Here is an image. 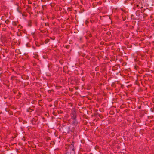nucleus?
I'll return each mask as SVG.
<instances>
[{"instance_id": "f257e3e1", "label": "nucleus", "mask_w": 154, "mask_h": 154, "mask_svg": "<svg viewBox=\"0 0 154 154\" xmlns=\"http://www.w3.org/2000/svg\"><path fill=\"white\" fill-rule=\"evenodd\" d=\"M71 118L69 120V122L73 125L76 126L79 124V122L77 119L76 111L75 109H73L70 114Z\"/></svg>"}, {"instance_id": "f03ea898", "label": "nucleus", "mask_w": 154, "mask_h": 154, "mask_svg": "<svg viewBox=\"0 0 154 154\" xmlns=\"http://www.w3.org/2000/svg\"><path fill=\"white\" fill-rule=\"evenodd\" d=\"M74 142L72 141L70 144H66L65 148L66 152L65 154H75V148L74 146Z\"/></svg>"}, {"instance_id": "7ed1b4c3", "label": "nucleus", "mask_w": 154, "mask_h": 154, "mask_svg": "<svg viewBox=\"0 0 154 154\" xmlns=\"http://www.w3.org/2000/svg\"><path fill=\"white\" fill-rule=\"evenodd\" d=\"M62 129L64 131V132L66 134L69 133L71 131L70 127L68 126H62Z\"/></svg>"}, {"instance_id": "20e7f679", "label": "nucleus", "mask_w": 154, "mask_h": 154, "mask_svg": "<svg viewBox=\"0 0 154 154\" xmlns=\"http://www.w3.org/2000/svg\"><path fill=\"white\" fill-rule=\"evenodd\" d=\"M38 117L37 116H35L31 121V123H32L33 125H38Z\"/></svg>"}, {"instance_id": "39448f33", "label": "nucleus", "mask_w": 154, "mask_h": 154, "mask_svg": "<svg viewBox=\"0 0 154 154\" xmlns=\"http://www.w3.org/2000/svg\"><path fill=\"white\" fill-rule=\"evenodd\" d=\"M130 0H126L125 1V3L128 4V5H133L134 3L133 2H131Z\"/></svg>"}, {"instance_id": "423d86ee", "label": "nucleus", "mask_w": 154, "mask_h": 154, "mask_svg": "<svg viewBox=\"0 0 154 154\" xmlns=\"http://www.w3.org/2000/svg\"><path fill=\"white\" fill-rule=\"evenodd\" d=\"M94 115L95 116L97 117L99 116L101 119H102L103 117V116L102 114H99L97 112L95 113L94 114Z\"/></svg>"}, {"instance_id": "0eeeda50", "label": "nucleus", "mask_w": 154, "mask_h": 154, "mask_svg": "<svg viewBox=\"0 0 154 154\" xmlns=\"http://www.w3.org/2000/svg\"><path fill=\"white\" fill-rule=\"evenodd\" d=\"M134 7L138 9H141L143 8L142 4L140 3L138 5H135Z\"/></svg>"}, {"instance_id": "6e6552de", "label": "nucleus", "mask_w": 154, "mask_h": 154, "mask_svg": "<svg viewBox=\"0 0 154 154\" xmlns=\"http://www.w3.org/2000/svg\"><path fill=\"white\" fill-rule=\"evenodd\" d=\"M34 110V107H31L27 109V111L28 112H30Z\"/></svg>"}, {"instance_id": "1a4fd4ad", "label": "nucleus", "mask_w": 154, "mask_h": 154, "mask_svg": "<svg viewBox=\"0 0 154 154\" xmlns=\"http://www.w3.org/2000/svg\"><path fill=\"white\" fill-rule=\"evenodd\" d=\"M12 25L14 26H17V24L19 23L18 21H13L12 22Z\"/></svg>"}, {"instance_id": "9d476101", "label": "nucleus", "mask_w": 154, "mask_h": 154, "mask_svg": "<svg viewBox=\"0 0 154 154\" xmlns=\"http://www.w3.org/2000/svg\"><path fill=\"white\" fill-rule=\"evenodd\" d=\"M26 11L29 13L30 14H32V12H31V9L30 8H27L26 10Z\"/></svg>"}, {"instance_id": "9b49d317", "label": "nucleus", "mask_w": 154, "mask_h": 154, "mask_svg": "<svg viewBox=\"0 0 154 154\" xmlns=\"http://www.w3.org/2000/svg\"><path fill=\"white\" fill-rule=\"evenodd\" d=\"M149 11H148L147 12V13H144L143 14V18L144 19H145L146 17L148 16V14H149Z\"/></svg>"}, {"instance_id": "f8f14e48", "label": "nucleus", "mask_w": 154, "mask_h": 154, "mask_svg": "<svg viewBox=\"0 0 154 154\" xmlns=\"http://www.w3.org/2000/svg\"><path fill=\"white\" fill-rule=\"evenodd\" d=\"M42 10H46L47 9L46 5H43L42 6Z\"/></svg>"}, {"instance_id": "ddd939ff", "label": "nucleus", "mask_w": 154, "mask_h": 154, "mask_svg": "<svg viewBox=\"0 0 154 154\" xmlns=\"http://www.w3.org/2000/svg\"><path fill=\"white\" fill-rule=\"evenodd\" d=\"M76 131V129L75 128V127H73L71 129V131L74 133V132L75 131Z\"/></svg>"}, {"instance_id": "4468645a", "label": "nucleus", "mask_w": 154, "mask_h": 154, "mask_svg": "<svg viewBox=\"0 0 154 154\" xmlns=\"http://www.w3.org/2000/svg\"><path fill=\"white\" fill-rule=\"evenodd\" d=\"M17 28L18 29V30L21 29L23 28V26L20 24H19L17 26H17H16Z\"/></svg>"}, {"instance_id": "2eb2a0df", "label": "nucleus", "mask_w": 154, "mask_h": 154, "mask_svg": "<svg viewBox=\"0 0 154 154\" xmlns=\"http://www.w3.org/2000/svg\"><path fill=\"white\" fill-rule=\"evenodd\" d=\"M111 86L113 87L116 88V82H112V83Z\"/></svg>"}, {"instance_id": "dca6fc26", "label": "nucleus", "mask_w": 154, "mask_h": 154, "mask_svg": "<svg viewBox=\"0 0 154 154\" xmlns=\"http://www.w3.org/2000/svg\"><path fill=\"white\" fill-rule=\"evenodd\" d=\"M118 69V68L115 66H113L112 68V70L113 71L116 70Z\"/></svg>"}, {"instance_id": "f3484780", "label": "nucleus", "mask_w": 154, "mask_h": 154, "mask_svg": "<svg viewBox=\"0 0 154 154\" xmlns=\"http://www.w3.org/2000/svg\"><path fill=\"white\" fill-rule=\"evenodd\" d=\"M20 13L23 16L26 17L27 16L26 13L25 12H24L23 13L21 12V13Z\"/></svg>"}, {"instance_id": "a211bd4d", "label": "nucleus", "mask_w": 154, "mask_h": 154, "mask_svg": "<svg viewBox=\"0 0 154 154\" xmlns=\"http://www.w3.org/2000/svg\"><path fill=\"white\" fill-rule=\"evenodd\" d=\"M34 57L36 59H38V57H39V56L37 54H34Z\"/></svg>"}, {"instance_id": "6ab92c4d", "label": "nucleus", "mask_w": 154, "mask_h": 154, "mask_svg": "<svg viewBox=\"0 0 154 154\" xmlns=\"http://www.w3.org/2000/svg\"><path fill=\"white\" fill-rule=\"evenodd\" d=\"M31 35L34 38H35L36 37V35L34 32H32L31 33Z\"/></svg>"}, {"instance_id": "aec40b11", "label": "nucleus", "mask_w": 154, "mask_h": 154, "mask_svg": "<svg viewBox=\"0 0 154 154\" xmlns=\"http://www.w3.org/2000/svg\"><path fill=\"white\" fill-rule=\"evenodd\" d=\"M5 22L6 24H8L10 23V21L8 19H7L5 21Z\"/></svg>"}, {"instance_id": "412c9836", "label": "nucleus", "mask_w": 154, "mask_h": 154, "mask_svg": "<svg viewBox=\"0 0 154 154\" xmlns=\"http://www.w3.org/2000/svg\"><path fill=\"white\" fill-rule=\"evenodd\" d=\"M51 140V138L50 137H47L46 138V140L47 141H48L49 140Z\"/></svg>"}, {"instance_id": "4be33fe9", "label": "nucleus", "mask_w": 154, "mask_h": 154, "mask_svg": "<svg viewBox=\"0 0 154 154\" xmlns=\"http://www.w3.org/2000/svg\"><path fill=\"white\" fill-rule=\"evenodd\" d=\"M24 87L29 85V82H25L23 83Z\"/></svg>"}, {"instance_id": "5701e85b", "label": "nucleus", "mask_w": 154, "mask_h": 154, "mask_svg": "<svg viewBox=\"0 0 154 154\" xmlns=\"http://www.w3.org/2000/svg\"><path fill=\"white\" fill-rule=\"evenodd\" d=\"M49 41H50V39H47L44 42L45 44H47V43H48L49 42Z\"/></svg>"}, {"instance_id": "b1692460", "label": "nucleus", "mask_w": 154, "mask_h": 154, "mask_svg": "<svg viewBox=\"0 0 154 154\" xmlns=\"http://www.w3.org/2000/svg\"><path fill=\"white\" fill-rule=\"evenodd\" d=\"M59 62L61 64H62L63 63V60H60Z\"/></svg>"}, {"instance_id": "393cba45", "label": "nucleus", "mask_w": 154, "mask_h": 154, "mask_svg": "<svg viewBox=\"0 0 154 154\" xmlns=\"http://www.w3.org/2000/svg\"><path fill=\"white\" fill-rule=\"evenodd\" d=\"M12 91L14 93L16 94L17 92V91L16 89H13Z\"/></svg>"}, {"instance_id": "a878e982", "label": "nucleus", "mask_w": 154, "mask_h": 154, "mask_svg": "<svg viewBox=\"0 0 154 154\" xmlns=\"http://www.w3.org/2000/svg\"><path fill=\"white\" fill-rule=\"evenodd\" d=\"M31 23H32V22L31 20H30L29 21V23H28L29 26H30V27L31 26H32Z\"/></svg>"}, {"instance_id": "bb28decb", "label": "nucleus", "mask_w": 154, "mask_h": 154, "mask_svg": "<svg viewBox=\"0 0 154 154\" xmlns=\"http://www.w3.org/2000/svg\"><path fill=\"white\" fill-rule=\"evenodd\" d=\"M19 8H20L19 7H18L17 9V11L20 13H21V11L20 10H19Z\"/></svg>"}, {"instance_id": "cd10ccee", "label": "nucleus", "mask_w": 154, "mask_h": 154, "mask_svg": "<svg viewBox=\"0 0 154 154\" xmlns=\"http://www.w3.org/2000/svg\"><path fill=\"white\" fill-rule=\"evenodd\" d=\"M120 9L124 13L126 12V11L124 8H120Z\"/></svg>"}, {"instance_id": "c85d7f7f", "label": "nucleus", "mask_w": 154, "mask_h": 154, "mask_svg": "<svg viewBox=\"0 0 154 154\" xmlns=\"http://www.w3.org/2000/svg\"><path fill=\"white\" fill-rule=\"evenodd\" d=\"M65 47L67 49H68L69 48V47H70V46L69 45H66L65 46Z\"/></svg>"}, {"instance_id": "c756f323", "label": "nucleus", "mask_w": 154, "mask_h": 154, "mask_svg": "<svg viewBox=\"0 0 154 154\" xmlns=\"http://www.w3.org/2000/svg\"><path fill=\"white\" fill-rule=\"evenodd\" d=\"M19 121L20 122H21L23 121V119L21 118H18Z\"/></svg>"}, {"instance_id": "7c9ffc66", "label": "nucleus", "mask_w": 154, "mask_h": 154, "mask_svg": "<svg viewBox=\"0 0 154 154\" xmlns=\"http://www.w3.org/2000/svg\"><path fill=\"white\" fill-rule=\"evenodd\" d=\"M95 150H98L99 149V147L98 146H96L95 147Z\"/></svg>"}, {"instance_id": "2f4dec72", "label": "nucleus", "mask_w": 154, "mask_h": 154, "mask_svg": "<svg viewBox=\"0 0 154 154\" xmlns=\"http://www.w3.org/2000/svg\"><path fill=\"white\" fill-rule=\"evenodd\" d=\"M88 23H89V21L88 20H86L85 22V25L86 26H88Z\"/></svg>"}, {"instance_id": "473e14b6", "label": "nucleus", "mask_w": 154, "mask_h": 154, "mask_svg": "<svg viewBox=\"0 0 154 154\" xmlns=\"http://www.w3.org/2000/svg\"><path fill=\"white\" fill-rule=\"evenodd\" d=\"M50 144H52V145H54L55 144V143L54 142V141H51V142L50 143Z\"/></svg>"}, {"instance_id": "72a5a7b5", "label": "nucleus", "mask_w": 154, "mask_h": 154, "mask_svg": "<svg viewBox=\"0 0 154 154\" xmlns=\"http://www.w3.org/2000/svg\"><path fill=\"white\" fill-rule=\"evenodd\" d=\"M83 117L84 118H86V119H88V116H87L86 115H85V114L83 115Z\"/></svg>"}, {"instance_id": "f704fd0d", "label": "nucleus", "mask_w": 154, "mask_h": 154, "mask_svg": "<svg viewBox=\"0 0 154 154\" xmlns=\"http://www.w3.org/2000/svg\"><path fill=\"white\" fill-rule=\"evenodd\" d=\"M150 110L152 112H154V107L151 108Z\"/></svg>"}, {"instance_id": "c9c22d12", "label": "nucleus", "mask_w": 154, "mask_h": 154, "mask_svg": "<svg viewBox=\"0 0 154 154\" xmlns=\"http://www.w3.org/2000/svg\"><path fill=\"white\" fill-rule=\"evenodd\" d=\"M98 9V10H99L100 11V12H101L102 11V8L100 7V8H99Z\"/></svg>"}, {"instance_id": "e433bc0d", "label": "nucleus", "mask_w": 154, "mask_h": 154, "mask_svg": "<svg viewBox=\"0 0 154 154\" xmlns=\"http://www.w3.org/2000/svg\"><path fill=\"white\" fill-rule=\"evenodd\" d=\"M102 4V2L100 1L99 2H98L97 3V4L98 5H101Z\"/></svg>"}, {"instance_id": "4c0bfd02", "label": "nucleus", "mask_w": 154, "mask_h": 154, "mask_svg": "<svg viewBox=\"0 0 154 154\" xmlns=\"http://www.w3.org/2000/svg\"><path fill=\"white\" fill-rule=\"evenodd\" d=\"M50 38L52 40H54L55 39V37H50Z\"/></svg>"}, {"instance_id": "58836bf2", "label": "nucleus", "mask_w": 154, "mask_h": 154, "mask_svg": "<svg viewBox=\"0 0 154 154\" xmlns=\"http://www.w3.org/2000/svg\"><path fill=\"white\" fill-rule=\"evenodd\" d=\"M27 123V122L25 120H23V124H25L26 123Z\"/></svg>"}, {"instance_id": "ea45409f", "label": "nucleus", "mask_w": 154, "mask_h": 154, "mask_svg": "<svg viewBox=\"0 0 154 154\" xmlns=\"http://www.w3.org/2000/svg\"><path fill=\"white\" fill-rule=\"evenodd\" d=\"M15 77L14 76H12L11 77V79L12 80H14V79Z\"/></svg>"}, {"instance_id": "a19ab883", "label": "nucleus", "mask_w": 154, "mask_h": 154, "mask_svg": "<svg viewBox=\"0 0 154 154\" xmlns=\"http://www.w3.org/2000/svg\"><path fill=\"white\" fill-rule=\"evenodd\" d=\"M45 25L46 26H49V24L48 23H45Z\"/></svg>"}, {"instance_id": "79ce46f5", "label": "nucleus", "mask_w": 154, "mask_h": 154, "mask_svg": "<svg viewBox=\"0 0 154 154\" xmlns=\"http://www.w3.org/2000/svg\"><path fill=\"white\" fill-rule=\"evenodd\" d=\"M107 34L108 35H109L111 34V32H108L107 33Z\"/></svg>"}, {"instance_id": "37998d69", "label": "nucleus", "mask_w": 154, "mask_h": 154, "mask_svg": "<svg viewBox=\"0 0 154 154\" xmlns=\"http://www.w3.org/2000/svg\"><path fill=\"white\" fill-rule=\"evenodd\" d=\"M6 28H3L2 29V31H5L6 30Z\"/></svg>"}, {"instance_id": "c03bdc74", "label": "nucleus", "mask_w": 154, "mask_h": 154, "mask_svg": "<svg viewBox=\"0 0 154 154\" xmlns=\"http://www.w3.org/2000/svg\"><path fill=\"white\" fill-rule=\"evenodd\" d=\"M41 1L42 2H46V0H41Z\"/></svg>"}, {"instance_id": "a18cd8bd", "label": "nucleus", "mask_w": 154, "mask_h": 154, "mask_svg": "<svg viewBox=\"0 0 154 154\" xmlns=\"http://www.w3.org/2000/svg\"><path fill=\"white\" fill-rule=\"evenodd\" d=\"M52 91V90H49L48 91V92L49 93H51V91Z\"/></svg>"}, {"instance_id": "49530a36", "label": "nucleus", "mask_w": 154, "mask_h": 154, "mask_svg": "<svg viewBox=\"0 0 154 154\" xmlns=\"http://www.w3.org/2000/svg\"><path fill=\"white\" fill-rule=\"evenodd\" d=\"M88 36L90 37H91L92 36V35H91V34H89L88 35Z\"/></svg>"}, {"instance_id": "de8ad7c7", "label": "nucleus", "mask_w": 154, "mask_h": 154, "mask_svg": "<svg viewBox=\"0 0 154 154\" xmlns=\"http://www.w3.org/2000/svg\"><path fill=\"white\" fill-rule=\"evenodd\" d=\"M125 106V105H124V104H123L122 105V106H121V107H121V109H122V107H124Z\"/></svg>"}, {"instance_id": "09e8293b", "label": "nucleus", "mask_w": 154, "mask_h": 154, "mask_svg": "<svg viewBox=\"0 0 154 154\" xmlns=\"http://www.w3.org/2000/svg\"><path fill=\"white\" fill-rule=\"evenodd\" d=\"M80 1L82 4H83V0H80Z\"/></svg>"}, {"instance_id": "8fccbe9b", "label": "nucleus", "mask_w": 154, "mask_h": 154, "mask_svg": "<svg viewBox=\"0 0 154 154\" xmlns=\"http://www.w3.org/2000/svg\"><path fill=\"white\" fill-rule=\"evenodd\" d=\"M150 18L151 19V20H152L153 17L152 15L150 16Z\"/></svg>"}, {"instance_id": "3c124183", "label": "nucleus", "mask_w": 154, "mask_h": 154, "mask_svg": "<svg viewBox=\"0 0 154 154\" xmlns=\"http://www.w3.org/2000/svg\"><path fill=\"white\" fill-rule=\"evenodd\" d=\"M138 108L139 109H141V106H139V107H138Z\"/></svg>"}, {"instance_id": "603ef678", "label": "nucleus", "mask_w": 154, "mask_h": 154, "mask_svg": "<svg viewBox=\"0 0 154 154\" xmlns=\"http://www.w3.org/2000/svg\"><path fill=\"white\" fill-rule=\"evenodd\" d=\"M32 48H33L34 49H36V47L34 46H32Z\"/></svg>"}, {"instance_id": "864d4df0", "label": "nucleus", "mask_w": 154, "mask_h": 154, "mask_svg": "<svg viewBox=\"0 0 154 154\" xmlns=\"http://www.w3.org/2000/svg\"><path fill=\"white\" fill-rule=\"evenodd\" d=\"M82 37H80V41H82Z\"/></svg>"}, {"instance_id": "5fc2aeb1", "label": "nucleus", "mask_w": 154, "mask_h": 154, "mask_svg": "<svg viewBox=\"0 0 154 154\" xmlns=\"http://www.w3.org/2000/svg\"><path fill=\"white\" fill-rule=\"evenodd\" d=\"M28 8H30L31 9V8L30 6H28Z\"/></svg>"}, {"instance_id": "6e6d98bb", "label": "nucleus", "mask_w": 154, "mask_h": 154, "mask_svg": "<svg viewBox=\"0 0 154 154\" xmlns=\"http://www.w3.org/2000/svg\"><path fill=\"white\" fill-rule=\"evenodd\" d=\"M128 46H129L128 47H129V48H131L132 47V46L131 45H129Z\"/></svg>"}, {"instance_id": "4d7b16f0", "label": "nucleus", "mask_w": 154, "mask_h": 154, "mask_svg": "<svg viewBox=\"0 0 154 154\" xmlns=\"http://www.w3.org/2000/svg\"><path fill=\"white\" fill-rule=\"evenodd\" d=\"M144 11V10H141V12L143 13Z\"/></svg>"}, {"instance_id": "13d9d810", "label": "nucleus", "mask_w": 154, "mask_h": 154, "mask_svg": "<svg viewBox=\"0 0 154 154\" xmlns=\"http://www.w3.org/2000/svg\"><path fill=\"white\" fill-rule=\"evenodd\" d=\"M49 106L50 107H51L52 106V105L51 104L49 105Z\"/></svg>"}, {"instance_id": "bf43d9fd", "label": "nucleus", "mask_w": 154, "mask_h": 154, "mask_svg": "<svg viewBox=\"0 0 154 154\" xmlns=\"http://www.w3.org/2000/svg\"><path fill=\"white\" fill-rule=\"evenodd\" d=\"M90 150H91L89 149V150H86V152H88L89 151H90Z\"/></svg>"}, {"instance_id": "052dcab7", "label": "nucleus", "mask_w": 154, "mask_h": 154, "mask_svg": "<svg viewBox=\"0 0 154 154\" xmlns=\"http://www.w3.org/2000/svg\"><path fill=\"white\" fill-rule=\"evenodd\" d=\"M121 87H122V88H123V86H124V85H122V84H121Z\"/></svg>"}, {"instance_id": "680f3d73", "label": "nucleus", "mask_w": 154, "mask_h": 154, "mask_svg": "<svg viewBox=\"0 0 154 154\" xmlns=\"http://www.w3.org/2000/svg\"><path fill=\"white\" fill-rule=\"evenodd\" d=\"M2 75V73H1L0 74V76H1Z\"/></svg>"}, {"instance_id": "e2e57ef3", "label": "nucleus", "mask_w": 154, "mask_h": 154, "mask_svg": "<svg viewBox=\"0 0 154 154\" xmlns=\"http://www.w3.org/2000/svg\"><path fill=\"white\" fill-rule=\"evenodd\" d=\"M29 79V77L28 76L26 78V79Z\"/></svg>"}, {"instance_id": "0e129e2a", "label": "nucleus", "mask_w": 154, "mask_h": 154, "mask_svg": "<svg viewBox=\"0 0 154 154\" xmlns=\"http://www.w3.org/2000/svg\"><path fill=\"white\" fill-rule=\"evenodd\" d=\"M1 24H2V23H0V27H1Z\"/></svg>"}, {"instance_id": "69168bd1", "label": "nucleus", "mask_w": 154, "mask_h": 154, "mask_svg": "<svg viewBox=\"0 0 154 154\" xmlns=\"http://www.w3.org/2000/svg\"><path fill=\"white\" fill-rule=\"evenodd\" d=\"M16 5H17V6H18V3H17V4H16Z\"/></svg>"}, {"instance_id": "338daca9", "label": "nucleus", "mask_w": 154, "mask_h": 154, "mask_svg": "<svg viewBox=\"0 0 154 154\" xmlns=\"http://www.w3.org/2000/svg\"><path fill=\"white\" fill-rule=\"evenodd\" d=\"M27 47H29V45H28V44H27Z\"/></svg>"}, {"instance_id": "774afa93", "label": "nucleus", "mask_w": 154, "mask_h": 154, "mask_svg": "<svg viewBox=\"0 0 154 154\" xmlns=\"http://www.w3.org/2000/svg\"><path fill=\"white\" fill-rule=\"evenodd\" d=\"M78 154H82L81 153L79 152Z\"/></svg>"}]
</instances>
